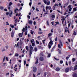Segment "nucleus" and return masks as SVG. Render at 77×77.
Returning a JSON list of instances; mask_svg holds the SVG:
<instances>
[{
    "label": "nucleus",
    "mask_w": 77,
    "mask_h": 77,
    "mask_svg": "<svg viewBox=\"0 0 77 77\" xmlns=\"http://www.w3.org/2000/svg\"><path fill=\"white\" fill-rule=\"evenodd\" d=\"M53 35V33H50L48 34V37L49 38V40H50L48 44V47H49V49H50L51 47V45L53 44V41H52V37H51V36Z\"/></svg>",
    "instance_id": "f257e3e1"
},
{
    "label": "nucleus",
    "mask_w": 77,
    "mask_h": 77,
    "mask_svg": "<svg viewBox=\"0 0 77 77\" xmlns=\"http://www.w3.org/2000/svg\"><path fill=\"white\" fill-rule=\"evenodd\" d=\"M30 50H29V56L31 57L32 56V54L33 51H33V48L32 46V45H30L29 46Z\"/></svg>",
    "instance_id": "f03ea898"
},
{
    "label": "nucleus",
    "mask_w": 77,
    "mask_h": 77,
    "mask_svg": "<svg viewBox=\"0 0 77 77\" xmlns=\"http://www.w3.org/2000/svg\"><path fill=\"white\" fill-rule=\"evenodd\" d=\"M43 2L45 4V5H50V1L48 0H44Z\"/></svg>",
    "instance_id": "7ed1b4c3"
},
{
    "label": "nucleus",
    "mask_w": 77,
    "mask_h": 77,
    "mask_svg": "<svg viewBox=\"0 0 77 77\" xmlns=\"http://www.w3.org/2000/svg\"><path fill=\"white\" fill-rule=\"evenodd\" d=\"M59 43L60 44H59L58 45V47L59 48H61V47H60V45L61 47H63V44H62V42L60 40L59 41Z\"/></svg>",
    "instance_id": "20e7f679"
},
{
    "label": "nucleus",
    "mask_w": 77,
    "mask_h": 77,
    "mask_svg": "<svg viewBox=\"0 0 77 77\" xmlns=\"http://www.w3.org/2000/svg\"><path fill=\"white\" fill-rule=\"evenodd\" d=\"M26 29H25L24 32H25V35H27V26H26L25 27Z\"/></svg>",
    "instance_id": "39448f33"
},
{
    "label": "nucleus",
    "mask_w": 77,
    "mask_h": 77,
    "mask_svg": "<svg viewBox=\"0 0 77 77\" xmlns=\"http://www.w3.org/2000/svg\"><path fill=\"white\" fill-rule=\"evenodd\" d=\"M9 13V17H11V15H12V13H13L12 11H10Z\"/></svg>",
    "instance_id": "423d86ee"
},
{
    "label": "nucleus",
    "mask_w": 77,
    "mask_h": 77,
    "mask_svg": "<svg viewBox=\"0 0 77 77\" xmlns=\"http://www.w3.org/2000/svg\"><path fill=\"white\" fill-rule=\"evenodd\" d=\"M33 71L34 72H36V68L35 67H34L33 69Z\"/></svg>",
    "instance_id": "0eeeda50"
},
{
    "label": "nucleus",
    "mask_w": 77,
    "mask_h": 77,
    "mask_svg": "<svg viewBox=\"0 0 77 77\" xmlns=\"http://www.w3.org/2000/svg\"><path fill=\"white\" fill-rule=\"evenodd\" d=\"M68 8L69 9V11H71L72 10V8H71V5H69L68 6Z\"/></svg>",
    "instance_id": "6e6552de"
},
{
    "label": "nucleus",
    "mask_w": 77,
    "mask_h": 77,
    "mask_svg": "<svg viewBox=\"0 0 77 77\" xmlns=\"http://www.w3.org/2000/svg\"><path fill=\"white\" fill-rule=\"evenodd\" d=\"M69 68H66L65 69V72H68L69 71Z\"/></svg>",
    "instance_id": "1a4fd4ad"
},
{
    "label": "nucleus",
    "mask_w": 77,
    "mask_h": 77,
    "mask_svg": "<svg viewBox=\"0 0 77 77\" xmlns=\"http://www.w3.org/2000/svg\"><path fill=\"white\" fill-rule=\"evenodd\" d=\"M52 18V19H51V20H54V18H55V15H52L51 16Z\"/></svg>",
    "instance_id": "9d476101"
},
{
    "label": "nucleus",
    "mask_w": 77,
    "mask_h": 77,
    "mask_svg": "<svg viewBox=\"0 0 77 77\" xmlns=\"http://www.w3.org/2000/svg\"><path fill=\"white\" fill-rule=\"evenodd\" d=\"M49 9V10H50V9H51V7L50 6H47L46 7V10H47V9Z\"/></svg>",
    "instance_id": "9b49d317"
},
{
    "label": "nucleus",
    "mask_w": 77,
    "mask_h": 77,
    "mask_svg": "<svg viewBox=\"0 0 77 77\" xmlns=\"http://www.w3.org/2000/svg\"><path fill=\"white\" fill-rule=\"evenodd\" d=\"M55 70L56 71H57V72L59 71H60V68L59 67L55 69Z\"/></svg>",
    "instance_id": "f8f14e48"
},
{
    "label": "nucleus",
    "mask_w": 77,
    "mask_h": 77,
    "mask_svg": "<svg viewBox=\"0 0 77 77\" xmlns=\"http://www.w3.org/2000/svg\"><path fill=\"white\" fill-rule=\"evenodd\" d=\"M39 60L40 61H43L44 60V58L42 57H41L40 58Z\"/></svg>",
    "instance_id": "ddd939ff"
},
{
    "label": "nucleus",
    "mask_w": 77,
    "mask_h": 77,
    "mask_svg": "<svg viewBox=\"0 0 77 77\" xmlns=\"http://www.w3.org/2000/svg\"><path fill=\"white\" fill-rule=\"evenodd\" d=\"M14 31H12L11 32V36L12 37V38H13L14 37Z\"/></svg>",
    "instance_id": "4468645a"
},
{
    "label": "nucleus",
    "mask_w": 77,
    "mask_h": 77,
    "mask_svg": "<svg viewBox=\"0 0 77 77\" xmlns=\"http://www.w3.org/2000/svg\"><path fill=\"white\" fill-rule=\"evenodd\" d=\"M28 23L29 24H32V21L31 20H29L28 21Z\"/></svg>",
    "instance_id": "2eb2a0df"
},
{
    "label": "nucleus",
    "mask_w": 77,
    "mask_h": 77,
    "mask_svg": "<svg viewBox=\"0 0 77 77\" xmlns=\"http://www.w3.org/2000/svg\"><path fill=\"white\" fill-rule=\"evenodd\" d=\"M22 36H23V34H22V33H20L19 34V36L20 37H21H21H22Z\"/></svg>",
    "instance_id": "dca6fc26"
},
{
    "label": "nucleus",
    "mask_w": 77,
    "mask_h": 77,
    "mask_svg": "<svg viewBox=\"0 0 77 77\" xmlns=\"http://www.w3.org/2000/svg\"><path fill=\"white\" fill-rule=\"evenodd\" d=\"M77 69V64H76L74 68V71H75V69Z\"/></svg>",
    "instance_id": "f3484780"
},
{
    "label": "nucleus",
    "mask_w": 77,
    "mask_h": 77,
    "mask_svg": "<svg viewBox=\"0 0 77 77\" xmlns=\"http://www.w3.org/2000/svg\"><path fill=\"white\" fill-rule=\"evenodd\" d=\"M31 43H35V40H34V39H32V40H31Z\"/></svg>",
    "instance_id": "a211bd4d"
},
{
    "label": "nucleus",
    "mask_w": 77,
    "mask_h": 77,
    "mask_svg": "<svg viewBox=\"0 0 77 77\" xmlns=\"http://www.w3.org/2000/svg\"><path fill=\"white\" fill-rule=\"evenodd\" d=\"M34 51H35V52H36V51H38V49L37 48H34Z\"/></svg>",
    "instance_id": "6ab92c4d"
},
{
    "label": "nucleus",
    "mask_w": 77,
    "mask_h": 77,
    "mask_svg": "<svg viewBox=\"0 0 77 77\" xmlns=\"http://www.w3.org/2000/svg\"><path fill=\"white\" fill-rule=\"evenodd\" d=\"M61 18H62V19H61L62 20H65V18L63 16H62L61 17Z\"/></svg>",
    "instance_id": "aec40b11"
},
{
    "label": "nucleus",
    "mask_w": 77,
    "mask_h": 77,
    "mask_svg": "<svg viewBox=\"0 0 77 77\" xmlns=\"http://www.w3.org/2000/svg\"><path fill=\"white\" fill-rule=\"evenodd\" d=\"M73 12H75V11H77V9L75 8H74L73 9Z\"/></svg>",
    "instance_id": "412c9836"
},
{
    "label": "nucleus",
    "mask_w": 77,
    "mask_h": 77,
    "mask_svg": "<svg viewBox=\"0 0 77 77\" xmlns=\"http://www.w3.org/2000/svg\"><path fill=\"white\" fill-rule=\"evenodd\" d=\"M42 33H43V32H38V34L39 35H41V34H42Z\"/></svg>",
    "instance_id": "4be33fe9"
},
{
    "label": "nucleus",
    "mask_w": 77,
    "mask_h": 77,
    "mask_svg": "<svg viewBox=\"0 0 77 77\" xmlns=\"http://www.w3.org/2000/svg\"><path fill=\"white\" fill-rule=\"evenodd\" d=\"M0 9L1 10H3V9H4V8H3V7L1 6V7H0Z\"/></svg>",
    "instance_id": "5701e85b"
},
{
    "label": "nucleus",
    "mask_w": 77,
    "mask_h": 77,
    "mask_svg": "<svg viewBox=\"0 0 77 77\" xmlns=\"http://www.w3.org/2000/svg\"><path fill=\"white\" fill-rule=\"evenodd\" d=\"M19 56V54H18V53H16L15 54V56L18 57Z\"/></svg>",
    "instance_id": "b1692460"
},
{
    "label": "nucleus",
    "mask_w": 77,
    "mask_h": 77,
    "mask_svg": "<svg viewBox=\"0 0 77 77\" xmlns=\"http://www.w3.org/2000/svg\"><path fill=\"white\" fill-rule=\"evenodd\" d=\"M50 56H51V54H48V57H50Z\"/></svg>",
    "instance_id": "393cba45"
},
{
    "label": "nucleus",
    "mask_w": 77,
    "mask_h": 77,
    "mask_svg": "<svg viewBox=\"0 0 77 77\" xmlns=\"http://www.w3.org/2000/svg\"><path fill=\"white\" fill-rule=\"evenodd\" d=\"M12 5V2H10L8 6H11Z\"/></svg>",
    "instance_id": "a878e982"
},
{
    "label": "nucleus",
    "mask_w": 77,
    "mask_h": 77,
    "mask_svg": "<svg viewBox=\"0 0 77 77\" xmlns=\"http://www.w3.org/2000/svg\"><path fill=\"white\" fill-rule=\"evenodd\" d=\"M73 77H77V74L75 73L74 74Z\"/></svg>",
    "instance_id": "bb28decb"
},
{
    "label": "nucleus",
    "mask_w": 77,
    "mask_h": 77,
    "mask_svg": "<svg viewBox=\"0 0 77 77\" xmlns=\"http://www.w3.org/2000/svg\"><path fill=\"white\" fill-rule=\"evenodd\" d=\"M54 48H55V46H54L53 48H52V50H51V51H53L54 50Z\"/></svg>",
    "instance_id": "cd10ccee"
},
{
    "label": "nucleus",
    "mask_w": 77,
    "mask_h": 77,
    "mask_svg": "<svg viewBox=\"0 0 77 77\" xmlns=\"http://www.w3.org/2000/svg\"><path fill=\"white\" fill-rule=\"evenodd\" d=\"M26 49L27 51H28V46H26Z\"/></svg>",
    "instance_id": "c85d7f7f"
},
{
    "label": "nucleus",
    "mask_w": 77,
    "mask_h": 77,
    "mask_svg": "<svg viewBox=\"0 0 77 77\" xmlns=\"http://www.w3.org/2000/svg\"><path fill=\"white\" fill-rule=\"evenodd\" d=\"M30 32L31 34H32V35H33V31H32V30H31L30 31Z\"/></svg>",
    "instance_id": "c756f323"
},
{
    "label": "nucleus",
    "mask_w": 77,
    "mask_h": 77,
    "mask_svg": "<svg viewBox=\"0 0 77 77\" xmlns=\"http://www.w3.org/2000/svg\"><path fill=\"white\" fill-rule=\"evenodd\" d=\"M69 57H70V56H69L68 57H66V59H67V60H68V59H69Z\"/></svg>",
    "instance_id": "7c9ffc66"
},
{
    "label": "nucleus",
    "mask_w": 77,
    "mask_h": 77,
    "mask_svg": "<svg viewBox=\"0 0 77 77\" xmlns=\"http://www.w3.org/2000/svg\"><path fill=\"white\" fill-rule=\"evenodd\" d=\"M17 11H19V10H18V9H15L14 10V12H17Z\"/></svg>",
    "instance_id": "2f4dec72"
},
{
    "label": "nucleus",
    "mask_w": 77,
    "mask_h": 77,
    "mask_svg": "<svg viewBox=\"0 0 77 77\" xmlns=\"http://www.w3.org/2000/svg\"><path fill=\"white\" fill-rule=\"evenodd\" d=\"M35 63H38V59H37Z\"/></svg>",
    "instance_id": "473e14b6"
},
{
    "label": "nucleus",
    "mask_w": 77,
    "mask_h": 77,
    "mask_svg": "<svg viewBox=\"0 0 77 77\" xmlns=\"http://www.w3.org/2000/svg\"><path fill=\"white\" fill-rule=\"evenodd\" d=\"M5 59H6V57H4L3 59V62H4L5 60Z\"/></svg>",
    "instance_id": "72a5a7b5"
},
{
    "label": "nucleus",
    "mask_w": 77,
    "mask_h": 77,
    "mask_svg": "<svg viewBox=\"0 0 77 77\" xmlns=\"http://www.w3.org/2000/svg\"><path fill=\"white\" fill-rule=\"evenodd\" d=\"M32 45L33 47H34V46H35V43H32Z\"/></svg>",
    "instance_id": "f704fd0d"
},
{
    "label": "nucleus",
    "mask_w": 77,
    "mask_h": 77,
    "mask_svg": "<svg viewBox=\"0 0 77 77\" xmlns=\"http://www.w3.org/2000/svg\"><path fill=\"white\" fill-rule=\"evenodd\" d=\"M73 35H77V34H76V32L75 31H74L73 32Z\"/></svg>",
    "instance_id": "c9c22d12"
},
{
    "label": "nucleus",
    "mask_w": 77,
    "mask_h": 77,
    "mask_svg": "<svg viewBox=\"0 0 77 77\" xmlns=\"http://www.w3.org/2000/svg\"><path fill=\"white\" fill-rule=\"evenodd\" d=\"M2 51H5V49L3 48L2 50Z\"/></svg>",
    "instance_id": "e433bc0d"
},
{
    "label": "nucleus",
    "mask_w": 77,
    "mask_h": 77,
    "mask_svg": "<svg viewBox=\"0 0 77 77\" xmlns=\"http://www.w3.org/2000/svg\"><path fill=\"white\" fill-rule=\"evenodd\" d=\"M3 66H5V65L6 64V63H3Z\"/></svg>",
    "instance_id": "4c0bfd02"
},
{
    "label": "nucleus",
    "mask_w": 77,
    "mask_h": 77,
    "mask_svg": "<svg viewBox=\"0 0 77 77\" xmlns=\"http://www.w3.org/2000/svg\"><path fill=\"white\" fill-rule=\"evenodd\" d=\"M29 5L31 6V5H32V2H31L30 3H29Z\"/></svg>",
    "instance_id": "58836bf2"
},
{
    "label": "nucleus",
    "mask_w": 77,
    "mask_h": 77,
    "mask_svg": "<svg viewBox=\"0 0 77 77\" xmlns=\"http://www.w3.org/2000/svg\"><path fill=\"white\" fill-rule=\"evenodd\" d=\"M36 42L37 43V44H39V42L37 40H36Z\"/></svg>",
    "instance_id": "ea45409f"
},
{
    "label": "nucleus",
    "mask_w": 77,
    "mask_h": 77,
    "mask_svg": "<svg viewBox=\"0 0 77 77\" xmlns=\"http://www.w3.org/2000/svg\"><path fill=\"white\" fill-rule=\"evenodd\" d=\"M47 25H48H48H49V23H48V20L47 21Z\"/></svg>",
    "instance_id": "a19ab883"
},
{
    "label": "nucleus",
    "mask_w": 77,
    "mask_h": 77,
    "mask_svg": "<svg viewBox=\"0 0 77 77\" xmlns=\"http://www.w3.org/2000/svg\"><path fill=\"white\" fill-rule=\"evenodd\" d=\"M60 63H61V64L63 63V61H62V60L60 61Z\"/></svg>",
    "instance_id": "79ce46f5"
},
{
    "label": "nucleus",
    "mask_w": 77,
    "mask_h": 77,
    "mask_svg": "<svg viewBox=\"0 0 77 77\" xmlns=\"http://www.w3.org/2000/svg\"><path fill=\"white\" fill-rule=\"evenodd\" d=\"M6 49H8V48H9V46H6L5 47Z\"/></svg>",
    "instance_id": "37998d69"
},
{
    "label": "nucleus",
    "mask_w": 77,
    "mask_h": 77,
    "mask_svg": "<svg viewBox=\"0 0 77 77\" xmlns=\"http://www.w3.org/2000/svg\"><path fill=\"white\" fill-rule=\"evenodd\" d=\"M55 41H57V37H56Z\"/></svg>",
    "instance_id": "c03bdc74"
},
{
    "label": "nucleus",
    "mask_w": 77,
    "mask_h": 77,
    "mask_svg": "<svg viewBox=\"0 0 77 77\" xmlns=\"http://www.w3.org/2000/svg\"><path fill=\"white\" fill-rule=\"evenodd\" d=\"M27 17L28 19H30V17L29 16V15H28L27 16Z\"/></svg>",
    "instance_id": "a18cd8bd"
},
{
    "label": "nucleus",
    "mask_w": 77,
    "mask_h": 77,
    "mask_svg": "<svg viewBox=\"0 0 77 77\" xmlns=\"http://www.w3.org/2000/svg\"><path fill=\"white\" fill-rule=\"evenodd\" d=\"M54 59H55L56 60H59V59H57V58H56V57H54Z\"/></svg>",
    "instance_id": "49530a36"
},
{
    "label": "nucleus",
    "mask_w": 77,
    "mask_h": 77,
    "mask_svg": "<svg viewBox=\"0 0 77 77\" xmlns=\"http://www.w3.org/2000/svg\"><path fill=\"white\" fill-rule=\"evenodd\" d=\"M47 75V73H46V72H45L44 73V75L45 76V77H46V75Z\"/></svg>",
    "instance_id": "de8ad7c7"
},
{
    "label": "nucleus",
    "mask_w": 77,
    "mask_h": 77,
    "mask_svg": "<svg viewBox=\"0 0 77 77\" xmlns=\"http://www.w3.org/2000/svg\"><path fill=\"white\" fill-rule=\"evenodd\" d=\"M43 11H44V12H45L46 11H45V9L43 8Z\"/></svg>",
    "instance_id": "09e8293b"
},
{
    "label": "nucleus",
    "mask_w": 77,
    "mask_h": 77,
    "mask_svg": "<svg viewBox=\"0 0 77 77\" xmlns=\"http://www.w3.org/2000/svg\"><path fill=\"white\" fill-rule=\"evenodd\" d=\"M15 21L16 23H17V22H18V20H17V19H16L15 20Z\"/></svg>",
    "instance_id": "8fccbe9b"
},
{
    "label": "nucleus",
    "mask_w": 77,
    "mask_h": 77,
    "mask_svg": "<svg viewBox=\"0 0 77 77\" xmlns=\"http://www.w3.org/2000/svg\"><path fill=\"white\" fill-rule=\"evenodd\" d=\"M9 13L8 12L6 13V15H9Z\"/></svg>",
    "instance_id": "3c124183"
},
{
    "label": "nucleus",
    "mask_w": 77,
    "mask_h": 77,
    "mask_svg": "<svg viewBox=\"0 0 77 77\" xmlns=\"http://www.w3.org/2000/svg\"><path fill=\"white\" fill-rule=\"evenodd\" d=\"M32 9H33V10H35V8L34 7H32Z\"/></svg>",
    "instance_id": "603ef678"
},
{
    "label": "nucleus",
    "mask_w": 77,
    "mask_h": 77,
    "mask_svg": "<svg viewBox=\"0 0 77 77\" xmlns=\"http://www.w3.org/2000/svg\"><path fill=\"white\" fill-rule=\"evenodd\" d=\"M36 11H37V12H39V10H38V8H36Z\"/></svg>",
    "instance_id": "864d4df0"
},
{
    "label": "nucleus",
    "mask_w": 77,
    "mask_h": 77,
    "mask_svg": "<svg viewBox=\"0 0 77 77\" xmlns=\"http://www.w3.org/2000/svg\"><path fill=\"white\" fill-rule=\"evenodd\" d=\"M25 30V28H23V29L22 30V31L23 32L24 31V30Z\"/></svg>",
    "instance_id": "5fc2aeb1"
},
{
    "label": "nucleus",
    "mask_w": 77,
    "mask_h": 77,
    "mask_svg": "<svg viewBox=\"0 0 77 77\" xmlns=\"http://www.w3.org/2000/svg\"><path fill=\"white\" fill-rule=\"evenodd\" d=\"M72 60L73 62H74V61H75V58H73L72 59Z\"/></svg>",
    "instance_id": "6e6d98bb"
},
{
    "label": "nucleus",
    "mask_w": 77,
    "mask_h": 77,
    "mask_svg": "<svg viewBox=\"0 0 77 77\" xmlns=\"http://www.w3.org/2000/svg\"><path fill=\"white\" fill-rule=\"evenodd\" d=\"M51 23L53 26L54 25V23H53V22H51Z\"/></svg>",
    "instance_id": "4d7b16f0"
},
{
    "label": "nucleus",
    "mask_w": 77,
    "mask_h": 77,
    "mask_svg": "<svg viewBox=\"0 0 77 77\" xmlns=\"http://www.w3.org/2000/svg\"><path fill=\"white\" fill-rule=\"evenodd\" d=\"M6 59L7 61H8V57H6Z\"/></svg>",
    "instance_id": "13d9d810"
},
{
    "label": "nucleus",
    "mask_w": 77,
    "mask_h": 77,
    "mask_svg": "<svg viewBox=\"0 0 77 77\" xmlns=\"http://www.w3.org/2000/svg\"><path fill=\"white\" fill-rule=\"evenodd\" d=\"M9 74V72H8V73H7L6 74V75H8Z\"/></svg>",
    "instance_id": "bf43d9fd"
},
{
    "label": "nucleus",
    "mask_w": 77,
    "mask_h": 77,
    "mask_svg": "<svg viewBox=\"0 0 77 77\" xmlns=\"http://www.w3.org/2000/svg\"><path fill=\"white\" fill-rule=\"evenodd\" d=\"M69 65H71V63L70 62H69Z\"/></svg>",
    "instance_id": "052dcab7"
},
{
    "label": "nucleus",
    "mask_w": 77,
    "mask_h": 77,
    "mask_svg": "<svg viewBox=\"0 0 77 77\" xmlns=\"http://www.w3.org/2000/svg\"><path fill=\"white\" fill-rule=\"evenodd\" d=\"M53 12V10H50V12L51 13V12Z\"/></svg>",
    "instance_id": "680f3d73"
},
{
    "label": "nucleus",
    "mask_w": 77,
    "mask_h": 77,
    "mask_svg": "<svg viewBox=\"0 0 77 77\" xmlns=\"http://www.w3.org/2000/svg\"><path fill=\"white\" fill-rule=\"evenodd\" d=\"M26 61H24V65H26Z\"/></svg>",
    "instance_id": "e2e57ef3"
},
{
    "label": "nucleus",
    "mask_w": 77,
    "mask_h": 77,
    "mask_svg": "<svg viewBox=\"0 0 77 77\" xmlns=\"http://www.w3.org/2000/svg\"><path fill=\"white\" fill-rule=\"evenodd\" d=\"M42 42H43V44H45V42H45V40H42Z\"/></svg>",
    "instance_id": "0e129e2a"
},
{
    "label": "nucleus",
    "mask_w": 77,
    "mask_h": 77,
    "mask_svg": "<svg viewBox=\"0 0 77 77\" xmlns=\"http://www.w3.org/2000/svg\"><path fill=\"white\" fill-rule=\"evenodd\" d=\"M33 23H34V25H35L36 24V22L35 21Z\"/></svg>",
    "instance_id": "69168bd1"
},
{
    "label": "nucleus",
    "mask_w": 77,
    "mask_h": 77,
    "mask_svg": "<svg viewBox=\"0 0 77 77\" xmlns=\"http://www.w3.org/2000/svg\"><path fill=\"white\" fill-rule=\"evenodd\" d=\"M54 6H58V4H55Z\"/></svg>",
    "instance_id": "338daca9"
},
{
    "label": "nucleus",
    "mask_w": 77,
    "mask_h": 77,
    "mask_svg": "<svg viewBox=\"0 0 77 77\" xmlns=\"http://www.w3.org/2000/svg\"><path fill=\"white\" fill-rule=\"evenodd\" d=\"M4 10L5 11H7V9H4Z\"/></svg>",
    "instance_id": "774afa93"
}]
</instances>
